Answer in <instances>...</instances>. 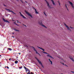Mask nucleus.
I'll list each match as a JSON object with an SVG mask.
<instances>
[{"mask_svg": "<svg viewBox=\"0 0 74 74\" xmlns=\"http://www.w3.org/2000/svg\"><path fill=\"white\" fill-rule=\"evenodd\" d=\"M25 13L28 15H29V16H30L32 18H33V17L32 16V15L30 13H29L28 12H27L26 10H25Z\"/></svg>", "mask_w": 74, "mask_h": 74, "instance_id": "nucleus-1", "label": "nucleus"}, {"mask_svg": "<svg viewBox=\"0 0 74 74\" xmlns=\"http://www.w3.org/2000/svg\"><path fill=\"white\" fill-rule=\"evenodd\" d=\"M33 48L34 51H35V52H36V54H38V55H39V56H41V55L40 54V53H38V52H37V51L36 49H35V48H34V47H33Z\"/></svg>", "mask_w": 74, "mask_h": 74, "instance_id": "nucleus-2", "label": "nucleus"}, {"mask_svg": "<svg viewBox=\"0 0 74 74\" xmlns=\"http://www.w3.org/2000/svg\"><path fill=\"white\" fill-rule=\"evenodd\" d=\"M68 2L69 3V4H70L73 8L74 9V6H73V3H72L71 2H70V1H69Z\"/></svg>", "mask_w": 74, "mask_h": 74, "instance_id": "nucleus-3", "label": "nucleus"}, {"mask_svg": "<svg viewBox=\"0 0 74 74\" xmlns=\"http://www.w3.org/2000/svg\"><path fill=\"white\" fill-rule=\"evenodd\" d=\"M6 10H7V11H9V12H12V13H13L14 14H15V15H16V13H14V12H13L12 10H10L8 9H5Z\"/></svg>", "mask_w": 74, "mask_h": 74, "instance_id": "nucleus-4", "label": "nucleus"}, {"mask_svg": "<svg viewBox=\"0 0 74 74\" xmlns=\"http://www.w3.org/2000/svg\"><path fill=\"white\" fill-rule=\"evenodd\" d=\"M39 25H40L41 26H42L43 27H44L45 28H47V27H45L44 25H42V21H41V23L40 22H39Z\"/></svg>", "mask_w": 74, "mask_h": 74, "instance_id": "nucleus-5", "label": "nucleus"}, {"mask_svg": "<svg viewBox=\"0 0 74 74\" xmlns=\"http://www.w3.org/2000/svg\"><path fill=\"white\" fill-rule=\"evenodd\" d=\"M19 13L20 14L21 16H22V17H23V18H24V19H26V18L25 17V16H23V15L22 14V13H21V12H19Z\"/></svg>", "mask_w": 74, "mask_h": 74, "instance_id": "nucleus-6", "label": "nucleus"}, {"mask_svg": "<svg viewBox=\"0 0 74 74\" xmlns=\"http://www.w3.org/2000/svg\"><path fill=\"white\" fill-rule=\"evenodd\" d=\"M19 13L20 14L21 16H22V17H23V18H24V19H26V18L25 17V16H23V15L22 14V13H21V12H19Z\"/></svg>", "mask_w": 74, "mask_h": 74, "instance_id": "nucleus-7", "label": "nucleus"}, {"mask_svg": "<svg viewBox=\"0 0 74 74\" xmlns=\"http://www.w3.org/2000/svg\"><path fill=\"white\" fill-rule=\"evenodd\" d=\"M19 13L20 14L21 16H22V17H23V18H24V19H26V18L25 17V16H23V15L22 14V13H21V12H19Z\"/></svg>", "mask_w": 74, "mask_h": 74, "instance_id": "nucleus-8", "label": "nucleus"}, {"mask_svg": "<svg viewBox=\"0 0 74 74\" xmlns=\"http://www.w3.org/2000/svg\"><path fill=\"white\" fill-rule=\"evenodd\" d=\"M64 25H65V26L66 27H67L68 29V30H69L71 32V29L69 28V27H68V26L65 23H64Z\"/></svg>", "mask_w": 74, "mask_h": 74, "instance_id": "nucleus-9", "label": "nucleus"}, {"mask_svg": "<svg viewBox=\"0 0 74 74\" xmlns=\"http://www.w3.org/2000/svg\"><path fill=\"white\" fill-rule=\"evenodd\" d=\"M45 0V1L46 2V3L47 4L48 7L49 8H50V5H49V3H48V1H47V0Z\"/></svg>", "mask_w": 74, "mask_h": 74, "instance_id": "nucleus-10", "label": "nucleus"}, {"mask_svg": "<svg viewBox=\"0 0 74 74\" xmlns=\"http://www.w3.org/2000/svg\"><path fill=\"white\" fill-rule=\"evenodd\" d=\"M32 8L35 10V12L36 14H38V12L37 11V10L34 7H32Z\"/></svg>", "mask_w": 74, "mask_h": 74, "instance_id": "nucleus-11", "label": "nucleus"}, {"mask_svg": "<svg viewBox=\"0 0 74 74\" xmlns=\"http://www.w3.org/2000/svg\"><path fill=\"white\" fill-rule=\"evenodd\" d=\"M3 19L4 22H8L9 23H10V22L8 21V20H5V19L4 18H3Z\"/></svg>", "mask_w": 74, "mask_h": 74, "instance_id": "nucleus-12", "label": "nucleus"}, {"mask_svg": "<svg viewBox=\"0 0 74 74\" xmlns=\"http://www.w3.org/2000/svg\"><path fill=\"white\" fill-rule=\"evenodd\" d=\"M36 59L37 60L38 62L39 63V64H41H41H42V63H41V61H40L39 60H38V59L36 58Z\"/></svg>", "mask_w": 74, "mask_h": 74, "instance_id": "nucleus-13", "label": "nucleus"}, {"mask_svg": "<svg viewBox=\"0 0 74 74\" xmlns=\"http://www.w3.org/2000/svg\"><path fill=\"white\" fill-rule=\"evenodd\" d=\"M51 0L52 3L53 4V5H55V3H54V1H53V0Z\"/></svg>", "mask_w": 74, "mask_h": 74, "instance_id": "nucleus-14", "label": "nucleus"}, {"mask_svg": "<svg viewBox=\"0 0 74 74\" xmlns=\"http://www.w3.org/2000/svg\"><path fill=\"white\" fill-rule=\"evenodd\" d=\"M38 47L40 49H41V50H42V51H45V50L43 49V48H40V47Z\"/></svg>", "mask_w": 74, "mask_h": 74, "instance_id": "nucleus-15", "label": "nucleus"}, {"mask_svg": "<svg viewBox=\"0 0 74 74\" xmlns=\"http://www.w3.org/2000/svg\"><path fill=\"white\" fill-rule=\"evenodd\" d=\"M47 56H49V57H50V58H53V57H52L51 56L49 55H47Z\"/></svg>", "mask_w": 74, "mask_h": 74, "instance_id": "nucleus-16", "label": "nucleus"}, {"mask_svg": "<svg viewBox=\"0 0 74 74\" xmlns=\"http://www.w3.org/2000/svg\"><path fill=\"white\" fill-rule=\"evenodd\" d=\"M42 53H45V54H47V55H48V53H47L46 52H45L44 51H42Z\"/></svg>", "mask_w": 74, "mask_h": 74, "instance_id": "nucleus-17", "label": "nucleus"}, {"mask_svg": "<svg viewBox=\"0 0 74 74\" xmlns=\"http://www.w3.org/2000/svg\"><path fill=\"white\" fill-rule=\"evenodd\" d=\"M49 62H51V64H52V61H51V60H50V59H49Z\"/></svg>", "mask_w": 74, "mask_h": 74, "instance_id": "nucleus-18", "label": "nucleus"}, {"mask_svg": "<svg viewBox=\"0 0 74 74\" xmlns=\"http://www.w3.org/2000/svg\"><path fill=\"white\" fill-rule=\"evenodd\" d=\"M27 74H30V72H28ZM31 74H33V73L32 72L31 73Z\"/></svg>", "mask_w": 74, "mask_h": 74, "instance_id": "nucleus-19", "label": "nucleus"}, {"mask_svg": "<svg viewBox=\"0 0 74 74\" xmlns=\"http://www.w3.org/2000/svg\"><path fill=\"white\" fill-rule=\"evenodd\" d=\"M14 23L16 25H17V26H19V25H18L15 22H14Z\"/></svg>", "mask_w": 74, "mask_h": 74, "instance_id": "nucleus-20", "label": "nucleus"}, {"mask_svg": "<svg viewBox=\"0 0 74 74\" xmlns=\"http://www.w3.org/2000/svg\"><path fill=\"white\" fill-rule=\"evenodd\" d=\"M18 61H15V63H16V64H17V63H18Z\"/></svg>", "mask_w": 74, "mask_h": 74, "instance_id": "nucleus-21", "label": "nucleus"}, {"mask_svg": "<svg viewBox=\"0 0 74 74\" xmlns=\"http://www.w3.org/2000/svg\"><path fill=\"white\" fill-rule=\"evenodd\" d=\"M43 14H44V15H45V16H47L46 13H45V12H44Z\"/></svg>", "mask_w": 74, "mask_h": 74, "instance_id": "nucleus-22", "label": "nucleus"}, {"mask_svg": "<svg viewBox=\"0 0 74 74\" xmlns=\"http://www.w3.org/2000/svg\"><path fill=\"white\" fill-rule=\"evenodd\" d=\"M8 50H9V51H12V49H11V48H8Z\"/></svg>", "mask_w": 74, "mask_h": 74, "instance_id": "nucleus-23", "label": "nucleus"}, {"mask_svg": "<svg viewBox=\"0 0 74 74\" xmlns=\"http://www.w3.org/2000/svg\"><path fill=\"white\" fill-rule=\"evenodd\" d=\"M65 7H66V8L68 11H69V9H68V8H67V5L66 4H65Z\"/></svg>", "mask_w": 74, "mask_h": 74, "instance_id": "nucleus-24", "label": "nucleus"}, {"mask_svg": "<svg viewBox=\"0 0 74 74\" xmlns=\"http://www.w3.org/2000/svg\"><path fill=\"white\" fill-rule=\"evenodd\" d=\"M71 60H72V61H73V62H74V60H73V58H71Z\"/></svg>", "mask_w": 74, "mask_h": 74, "instance_id": "nucleus-25", "label": "nucleus"}, {"mask_svg": "<svg viewBox=\"0 0 74 74\" xmlns=\"http://www.w3.org/2000/svg\"><path fill=\"white\" fill-rule=\"evenodd\" d=\"M24 68L25 69V70H29V69H28L27 68H26V67H24Z\"/></svg>", "mask_w": 74, "mask_h": 74, "instance_id": "nucleus-26", "label": "nucleus"}, {"mask_svg": "<svg viewBox=\"0 0 74 74\" xmlns=\"http://www.w3.org/2000/svg\"><path fill=\"white\" fill-rule=\"evenodd\" d=\"M14 30H15L16 32H19V30H18L17 29H14Z\"/></svg>", "mask_w": 74, "mask_h": 74, "instance_id": "nucleus-27", "label": "nucleus"}, {"mask_svg": "<svg viewBox=\"0 0 74 74\" xmlns=\"http://www.w3.org/2000/svg\"><path fill=\"white\" fill-rule=\"evenodd\" d=\"M41 66L42 67H43V68H44V66H43V65H42V64H41Z\"/></svg>", "mask_w": 74, "mask_h": 74, "instance_id": "nucleus-28", "label": "nucleus"}, {"mask_svg": "<svg viewBox=\"0 0 74 74\" xmlns=\"http://www.w3.org/2000/svg\"><path fill=\"white\" fill-rule=\"evenodd\" d=\"M70 28H71V29H73L74 28L73 27H70Z\"/></svg>", "mask_w": 74, "mask_h": 74, "instance_id": "nucleus-29", "label": "nucleus"}, {"mask_svg": "<svg viewBox=\"0 0 74 74\" xmlns=\"http://www.w3.org/2000/svg\"><path fill=\"white\" fill-rule=\"evenodd\" d=\"M19 69H22V66L21 67H19Z\"/></svg>", "mask_w": 74, "mask_h": 74, "instance_id": "nucleus-30", "label": "nucleus"}, {"mask_svg": "<svg viewBox=\"0 0 74 74\" xmlns=\"http://www.w3.org/2000/svg\"><path fill=\"white\" fill-rule=\"evenodd\" d=\"M20 1H21V2H22V3H23V1H22V0H20Z\"/></svg>", "mask_w": 74, "mask_h": 74, "instance_id": "nucleus-31", "label": "nucleus"}, {"mask_svg": "<svg viewBox=\"0 0 74 74\" xmlns=\"http://www.w3.org/2000/svg\"><path fill=\"white\" fill-rule=\"evenodd\" d=\"M62 64H63V65H64V63H62Z\"/></svg>", "mask_w": 74, "mask_h": 74, "instance_id": "nucleus-32", "label": "nucleus"}, {"mask_svg": "<svg viewBox=\"0 0 74 74\" xmlns=\"http://www.w3.org/2000/svg\"><path fill=\"white\" fill-rule=\"evenodd\" d=\"M7 68L8 69H9V67H8V66H7Z\"/></svg>", "mask_w": 74, "mask_h": 74, "instance_id": "nucleus-33", "label": "nucleus"}, {"mask_svg": "<svg viewBox=\"0 0 74 74\" xmlns=\"http://www.w3.org/2000/svg\"><path fill=\"white\" fill-rule=\"evenodd\" d=\"M16 21H17V23H19V21H18V20H16Z\"/></svg>", "mask_w": 74, "mask_h": 74, "instance_id": "nucleus-34", "label": "nucleus"}, {"mask_svg": "<svg viewBox=\"0 0 74 74\" xmlns=\"http://www.w3.org/2000/svg\"><path fill=\"white\" fill-rule=\"evenodd\" d=\"M71 72L72 73H74V72L71 71Z\"/></svg>", "mask_w": 74, "mask_h": 74, "instance_id": "nucleus-35", "label": "nucleus"}, {"mask_svg": "<svg viewBox=\"0 0 74 74\" xmlns=\"http://www.w3.org/2000/svg\"><path fill=\"white\" fill-rule=\"evenodd\" d=\"M23 26H25V25L24 24H23Z\"/></svg>", "mask_w": 74, "mask_h": 74, "instance_id": "nucleus-36", "label": "nucleus"}, {"mask_svg": "<svg viewBox=\"0 0 74 74\" xmlns=\"http://www.w3.org/2000/svg\"><path fill=\"white\" fill-rule=\"evenodd\" d=\"M24 26H25V27H26V25H24Z\"/></svg>", "mask_w": 74, "mask_h": 74, "instance_id": "nucleus-37", "label": "nucleus"}, {"mask_svg": "<svg viewBox=\"0 0 74 74\" xmlns=\"http://www.w3.org/2000/svg\"><path fill=\"white\" fill-rule=\"evenodd\" d=\"M9 60H11V58L9 59Z\"/></svg>", "mask_w": 74, "mask_h": 74, "instance_id": "nucleus-38", "label": "nucleus"}, {"mask_svg": "<svg viewBox=\"0 0 74 74\" xmlns=\"http://www.w3.org/2000/svg\"><path fill=\"white\" fill-rule=\"evenodd\" d=\"M25 3H27V1H25Z\"/></svg>", "mask_w": 74, "mask_h": 74, "instance_id": "nucleus-39", "label": "nucleus"}, {"mask_svg": "<svg viewBox=\"0 0 74 74\" xmlns=\"http://www.w3.org/2000/svg\"><path fill=\"white\" fill-rule=\"evenodd\" d=\"M58 2L59 3H60V2L59 1H58Z\"/></svg>", "mask_w": 74, "mask_h": 74, "instance_id": "nucleus-40", "label": "nucleus"}, {"mask_svg": "<svg viewBox=\"0 0 74 74\" xmlns=\"http://www.w3.org/2000/svg\"><path fill=\"white\" fill-rule=\"evenodd\" d=\"M12 34H14V32L12 33Z\"/></svg>", "mask_w": 74, "mask_h": 74, "instance_id": "nucleus-41", "label": "nucleus"}, {"mask_svg": "<svg viewBox=\"0 0 74 74\" xmlns=\"http://www.w3.org/2000/svg\"><path fill=\"white\" fill-rule=\"evenodd\" d=\"M18 54H19V55H21V53H18Z\"/></svg>", "mask_w": 74, "mask_h": 74, "instance_id": "nucleus-42", "label": "nucleus"}, {"mask_svg": "<svg viewBox=\"0 0 74 74\" xmlns=\"http://www.w3.org/2000/svg\"><path fill=\"white\" fill-rule=\"evenodd\" d=\"M59 5H60V3H59Z\"/></svg>", "mask_w": 74, "mask_h": 74, "instance_id": "nucleus-43", "label": "nucleus"}, {"mask_svg": "<svg viewBox=\"0 0 74 74\" xmlns=\"http://www.w3.org/2000/svg\"><path fill=\"white\" fill-rule=\"evenodd\" d=\"M26 45V47H28V46H27V45Z\"/></svg>", "mask_w": 74, "mask_h": 74, "instance_id": "nucleus-44", "label": "nucleus"}, {"mask_svg": "<svg viewBox=\"0 0 74 74\" xmlns=\"http://www.w3.org/2000/svg\"><path fill=\"white\" fill-rule=\"evenodd\" d=\"M16 0L17 1H18L19 0Z\"/></svg>", "mask_w": 74, "mask_h": 74, "instance_id": "nucleus-45", "label": "nucleus"}, {"mask_svg": "<svg viewBox=\"0 0 74 74\" xmlns=\"http://www.w3.org/2000/svg\"><path fill=\"white\" fill-rule=\"evenodd\" d=\"M4 5V6H6V5Z\"/></svg>", "mask_w": 74, "mask_h": 74, "instance_id": "nucleus-46", "label": "nucleus"}, {"mask_svg": "<svg viewBox=\"0 0 74 74\" xmlns=\"http://www.w3.org/2000/svg\"><path fill=\"white\" fill-rule=\"evenodd\" d=\"M0 56H1V55H0Z\"/></svg>", "mask_w": 74, "mask_h": 74, "instance_id": "nucleus-47", "label": "nucleus"}, {"mask_svg": "<svg viewBox=\"0 0 74 74\" xmlns=\"http://www.w3.org/2000/svg\"><path fill=\"white\" fill-rule=\"evenodd\" d=\"M5 68H6V66L5 67Z\"/></svg>", "mask_w": 74, "mask_h": 74, "instance_id": "nucleus-48", "label": "nucleus"}, {"mask_svg": "<svg viewBox=\"0 0 74 74\" xmlns=\"http://www.w3.org/2000/svg\"><path fill=\"white\" fill-rule=\"evenodd\" d=\"M0 25H1V24H0Z\"/></svg>", "mask_w": 74, "mask_h": 74, "instance_id": "nucleus-49", "label": "nucleus"}, {"mask_svg": "<svg viewBox=\"0 0 74 74\" xmlns=\"http://www.w3.org/2000/svg\"><path fill=\"white\" fill-rule=\"evenodd\" d=\"M26 71H27L26 70Z\"/></svg>", "mask_w": 74, "mask_h": 74, "instance_id": "nucleus-50", "label": "nucleus"}, {"mask_svg": "<svg viewBox=\"0 0 74 74\" xmlns=\"http://www.w3.org/2000/svg\"><path fill=\"white\" fill-rule=\"evenodd\" d=\"M65 66H66V65L65 64Z\"/></svg>", "mask_w": 74, "mask_h": 74, "instance_id": "nucleus-51", "label": "nucleus"}]
</instances>
